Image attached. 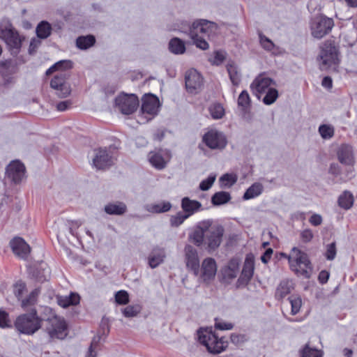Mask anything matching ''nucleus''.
<instances>
[{
  "label": "nucleus",
  "mask_w": 357,
  "mask_h": 357,
  "mask_svg": "<svg viewBox=\"0 0 357 357\" xmlns=\"http://www.w3.org/2000/svg\"><path fill=\"white\" fill-rule=\"evenodd\" d=\"M224 232L222 226L212 220H204L196 224L190 238L196 246L204 247L208 252H212L220 245Z\"/></svg>",
  "instance_id": "nucleus-1"
},
{
  "label": "nucleus",
  "mask_w": 357,
  "mask_h": 357,
  "mask_svg": "<svg viewBox=\"0 0 357 357\" xmlns=\"http://www.w3.org/2000/svg\"><path fill=\"white\" fill-rule=\"evenodd\" d=\"M217 32L218 25L215 22L199 20L192 23L189 35L197 47L206 50L209 47L207 40L213 38Z\"/></svg>",
  "instance_id": "nucleus-2"
},
{
  "label": "nucleus",
  "mask_w": 357,
  "mask_h": 357,
  "mask_svg": "<svg viewBox=\"0 0 357 357\" xmlns=\"http://www.w3.org/2000/svg\"><path fill=\"white\" fill-rule=\"evenodd\" d=\"M0 38L5 42L13 56L20 52L22 43L25 40V37L19 33L8 19H3L0 23Z\"/></svg>",
  "instance_id": "nucleus-3"
},
{
  "label": "nucleus",
  "mask_w": 357,
  "mask_h": 357,
  "mask_svg": "<svg viewBox=\"0 0 357 357\" xmlns=\"http://www.w3.org/2000/svg\"><path fill=\"white\" fill-rule=\"evenodd\" d=\"M281 255L288 259L290 268L296 275L305 278L310 277L313 268L308 256L305 252L294 247L289 255L284 253H282Z\"/></svg>",
  "instance_id": "nucleus-4"
},
{
  "label": "nucleus",
  "mask_w": 357,
  "mask_h": 357,
  "mask_svg": "<svg viewBox=\"0 0 357 357\" xmlns=\"http://www.w3.org/2000/svg\"><path fill=\"white\" fill-rule=\"evenodd\" d=\"M43 319L38 316L36 309H31L29 313L20 315L15 322L16 329L26 335H33L42 326Z\"/></svg>",
  "instance_id": "nucleus-5"
},
{
  "label": "nucleus",
  "mask_w": 357,
  "mask_h": 357,
  "mask_svg": "<svg viewBox=\"0 0 357 357\" xmlns=\"http://www.w3.org/2000/svg\"><path fill=\"white\" fill-rule=\"evenodd\" d=\"M199 342L205 346L210 353L219 354L227 347V342L218 338L212 328H200L197 331Z\"/></svg>",
  "instance_id": "nucleus-6"
},
{
  "label": "nucleus",
  "mask_w": 357,
  "mask_h": 357,
  "mask_svg": "<svg viewBox=\"0 0 357 357\" xmlns=\"http://www.w3.org/2000/svg\"><path fill=\"white\" fill-rule=\"evenodd\" d=\"M46 321V331L51 339H64L67 335V324L63 317L55 314L49 317Z\"/></svg>",
  "instance_id": "nucleus-7"
},
{
  "label": "nucleus",
  "mask_w": 357,
  "mask_h": 357,
  "mask_svg": "<svg viewBox=\"0 0 357 357\" xmlns=\"http://www.w3.org/2000/svg\"><path fill=\"white\" fill-rule=\"evenodd\" d=\"M320 68L327 70L338 63V51L332 41H326L321 47L320 54Z\"/></svg>",
  "instance_id": "nucleus-8"
},
{
  "label": "nucleus",
  "mask_w": 357,
  "mask_h": 357,
  "mask_svg": "<svg viewBox=\"0 0 357 357\" xmlns=\"http://www.w3.org/2000/svg\"><path fill=\"white\" fill-rule=\"evenodd\" d=\"M334 26L333 19L324 16L317 17L311 24L312 35L317 38H321L329 33Z\"/></svg>",
  "instance_id": "nucleus-9"
},
{
  "label": "nucleus",
  "mask_w": 357,
  "mask_h": 357,
  "mask_svg": "<svg viewBox=\"0 0 357 357\" xmlns=\"http://www.w3.org/2000/svg\"><path fill=\"white\" fill-rule=\"evenodd\" d=\"M202 140L211 149L222 150L227 144L225 135L222 132L213 129L205 133Z\"/></svg>",
  "instance_id": "nucleus-10"
},
{
  "label": "nucleus",
  "mask_w": 357,
  "mask_h": 357,
  "mask_svg": "<svg viewBox=\"0 0 357 357\" xmlns=\"http://www.w3.org/2000/svg\"><path fill=\"white\" fill-rule=\"evenodd\" d=\"M115 104L122 114L128 115L137 109L138 99L134 94H122L116 98Z\"/></svg>",
  "instance_id": "nucleus-11"
},
{
  "label": "nucleus",
  "mask_w": 357,
  "mask_h": 357,
  "mask_svg": "<svg viewBox=\"0 0 357 357\" xmlns=\"http://www.w3.org/2000/svg\"><path fill=\"white\" fill-rule=\"evenodd\" d=\"M276 85L275 82L266 76L264 73H261L257 76L250 84L251 91L258 98L260 95L266 92L269 88H273Z\"/></svg>",
  "instance_id": "nucleus-12"
},
{
  "label": "nucleus",
  "mask_w": 357,
  "mask_h": 357,
  "mask_svg": "<svg viewBox=\"0 0 357 357\" xmlns=\"http://www.w3.org/2000/svg\"><path fill=\"white\" fill-rule=\"evenodd\" d=\"M217 272V265L214 259L207 257L204 259L199 267V273L197 275L201 282L209 283L215 278Z\"/></svg>",
  "instance_id": "nucleus-13"
},
{
  "label": "nucleus",
  "mask_w": 357,
  "mask_h": 357,
  "mask_svg": "<svg viewBox=\"0 0 357 357\" xmlns=\"http://www.w3.org/2000/svg\"><path fill=\"white\" fill-rule=\"evenodd\" d=\"M68 75L66 73H61L55 75L50 82V86L56 90V95L61 98H66L70 93V85L66 82Z\"/></svg>",
  "instance_id": "nucleus-14"
},
{
  "label": "nucleus",
  "mask_w": 357,
  "mask_h": 357,
  "mask_svg": "<svg viewBox=\"0 0 357 357\" xmlns=\"http://www.w3.org/2000/svg\"><path fill=\"white\" fill-rule=\"evenodd\" d=\"M185 261L188 270L191 271L195 276L199 273V258L197 250L192 245L185 247Z\"/></svg>",
  "instance_id": "nucleus-15"
},
{
  "label": "nucleus",
  "mask_w": 357,
  "mask_h": 357,
  "mask_svg": "<svg viewBox=\"0 0 357 357\" xmlns=\"http://www.w3.org/2000/svg\"><path fill=\"white\" fill-rule=\"evenodd\" d=\"M255 268V261L252 255H247L241 274L236 282V287L246 286L252 278Z\"/></svg>",
  "instance_id": "nucleus-16"
},
{
  "label": "nucleus",
  "mask_w": 357,
  "mask_h": 357,
  "mask_svg": "<svg viewBox=\"0 0 357 357\" xmlns=\"http://www.w3.org/2000/svg\"><path fill=\"white\" fill-rule=\"evenodd\" d=\"M6 174L13 182L19 183L25 177V167L18 160L12 161L6 167Z\"/></svg>",
  "instance_id": "nucleus-17"
},
{
  "label": "nucleus",
  "mask_w": 357,
  "mask_h": 357,
  "mask_svg": "<svg viewBox=\"0 0 357 357\" xmlns=\"http://www.w3.org/2000/svg\"><path fill=\"white\" fill-rule=\"evenodd\" d=\"M93 164L98 169H105L113 164L111 153L106 148L95 150V157Z\"/></svg>",
  "instance_id": "nucleus-18"
},
{
  "label": "nucleus",
  "mask_w": 357,
  "mask_h": 357,
  "mask_svg": "<svg viewBox=\"0 0 357 357\" xmlns=\"http://www.w3.org/2000/svg\"><path fill=\"white\" fill-rule=\"evenodd\" d=\"M240 262L238 258L234 257L222 268L221 274L224 282L230 283L231 280L236 278L239 273Z\"/></svg>",
  "instance_id": "nucleus-19"
},
{
  "label": "nucleus",
  "mask_w": 357,
  "mask_h": 357,
  "mask_svg": "<svg viewBox=\"0 0 357 357\" xmlns=\"http://www.w3.org/2000/svg\"><path fill=\"white\" fill-rule=\"evenodd\" d=\"M160 107L158 97L153 94H146L142 98V111L143 114L155 115Z\"/></svg>",
  "instance_id": "nucleus-20"
},
{
  "label": "nucleus",
  "mask_w": 357,
  "mask_h": 357,
  "mask_svg": "<svg viewBox=\"0 0 357 357\" xmlns=\"http://www.w3.org/2000/svg\"><path fill=\"white\" fill-rule=\"evenodd\" d=\"M202 77L195 69L188 70L185 74V86L190 93H196L202 85Z\"/></svg>",
  "instance_id": "nucleus-21"
},
{
  "label": "nucleus",
  "mask_w": 357,
  "mask_h": 357,
  "mask_svg": "<svg viewBox=\"0 0 357 357\" xmlns=\"http://www.w3.org/2000/svg\"><path fill=\"white\" fill-rule=\"evenodd\" d=\"M338 160L342 165L353 167L355 163L353 149L350 145H341L337 153Z\"/></svg>",
  "instance_id": "nucleus-22"
},
{
  "label": "nucleus",
  "mask_w": 357,
  "mask_h": 357,
  "mask_svg": "<svg viewBox=\"0 0 357 357\" xmlns=\"http://www.w3.org/2000/svg\"><path fill=\"white\" fill-rule=\"evenodd\" d=\"M170 158L171 154L167 151L162 153L151 151L149 154V160L150 163L158 169H164Z\"/></svg>",
  "instance_id": "nucleus-23"
},
{
  "label": "nucleus",
  "mask_w": 357,
  "mask_h": 357,
  "mask_svg": "<svg viewBox=\"0 0 357 357\" xmlns=\"http://www.w3.org/2000/svg\"><path fill=\"white\" fill-rule=\"evenodd\" d=\"M10 244L13 252L17 256L23 259L28 256L30 252V247L22 238H13Z\"/></svg>",
  "instance_id": "nucleus-24"
},
{
  "label": "nucleus",
  "mask_w": 357,
  "mask_h": 357,
  "mask_svg": "<svg viewBox=\"0 0 357 357\" xmlns=\"http://www.w3.org/2000/svg\"><path fill=\"white\" fill-rule=\"evenodd\" d=\"M181 207L183 210L182 211L187 215L188 218L202 210V205L199 202L190 199L188 197H185L181 199Z\"/></svg>",
  "instance_id": "nucleus-25"
},
{
  "label": "nucleus",
  "mask_w": 357,
  "mask_h": 357,
  "mask_svg": "<svg viewBox=\"0 0 357 357\" xmlns=\"http://www.w3.org/2000/svg\"><path fill=\"white\" fill-rule=\"evenodd\" d=\"M172 207V204L167 201H161L149 204L144 206L146 211L151 213H162L171 210Z\"/></svg>",
  "instance_id": "nucleus-26"
},
{
  "label": "nucleus",
  "mask_w": 357,
  "mask_h": 357,
  "mask_svg": "<svg viewBox=\"0 0 357 357\" xmlns=\"http://www.w3.org/2000/svg\"><path fill=\"white\" fill-rule=\"evenodd\" d=\"M165 252L163 248H154L149 256V264L152 268H155L164 261Z\"/></svg>",
  "instance_id": "nucleus-27"
},
{
  "label": "nucleus",
  "mask_w": 357,
  "mask_h": 357,
  "mask_svg": "<svg viewBox=\"0 0 357 357\" xmlns=\"http://www.w3.org/2000/svg\"><path fill=\"white\" fill-rule=\"evenodd\" d=\"M104 210L109 215H121L126 212L127 206L123 202H116L107 204Z\"/></svg>",
  "instance_id": "nucleus-28"
},
{
  "label": "nucleus",
  "mask_w": 357,
  "mask_h": 357,
  "mask_svg": "<svg viewBox=\"0 0 357 357\" xmlns=\"http://www.w3.org/2000/svg\"><path fill=\"white\" fill-rule=\"evenodd\" d=\"M33 275L36 278V279L40 282L46 281L50 277V268L48 267L47 264L41 262L36 268Z\"/></svg>",
  "instance_id": "nucleus-29"
},
{
  "label": "nucleus",
  "mask_w": 357,
  "mask_h": 357,
  "mask_svg": "<svg viewBox=\"0 0 357 357\" xmlns=\"http://www.w3.org/2000/svg\"><path fill=\"white\" fill-rule=\"evenodd\" d=\"M80 297L77 294L71 293L68 296H58V304L62 307H68L70 305H75L79 303Z\"/></svg>",
  "instance_id": "nucleus-30"
},
{
  "label": "nucleus",
  "mask_w": 357,
  "mask_h": 357,
  "mask_svg": "<svg viewBox=\"0 0 357 357\" xmlns=\"http://www.w3.org/2000/svg\"><path fill=\"white\" fill-rule=\"evenodd\" d=\"M39 294V289H35L34 290H33L26 298L22 301V307L25 310H29L30 309V310L31 311V309H33V307L37 303L38 296Z\"/></svg>",
  "instance_id": "nucleus-31"
},
{
  "label": "nucleus",
  "mask_w": 357,
  "mask_h": 357,
  "mask_svg": "<svg viewBox=\"0 0 357 357\" xmlns=\"http://www.w3.org/2000/svg\"><path fill=\"white\" fill-rule=\"evenodd\" d=\"M73 68V63L70 60H61L56 62L52 66H51L47 71L46 75H50L54 72L61 71L65 73L66 70L71 69Z\"/></svg>",
  "instance_id": "nucleus-32"
},
{
  "label": "nucleus",
  "mask_w": 357,
  "mask_h": 357,
  "mask_svg": "<svg viewBox=\"0 0 357 357\" xmlns=\"http://www.w3.org/2000/svg\"><path fill=\"white\" fill-rule=\"evenodd\" d=\"M293 289L292 282L289 280H283L278 285L276 292L275 297L277 299H282L287 295H288L291 290Z\"/></svg>",
  "instance_id": "nucleus-33"
},
{
  "label": "nucleus",
  "mask_w": 357,
  "mask_h": 357,
  "mask_svg": "<svg viewBox=\"0 0 357 357\" xmlns=\"http://www.w3.org/2000/svg\"><path fill=\"white\" fill-rule=\"evenodd\" d=\"M353 195L346 190L338 198L339 206L344 209H349L354 204Z\"/></svg>",
  "instance_id": "nucleus-34"
},
{
  "label": "nucleus",
  "mask_w": 357,
  "mask_h": 357,
  "mask_svg": "<svg viewBox=\"0 0 357 357\" xmlns=\"http://www.w3.org/2000/svg\"><path fill=\"white\" fill-rule=\"evenodd\" d=\"M263 185L259 183H255L252 184L244 193L243 199L248 200L253 199L262 192Z\"/></svg>",
  "instance_id": "nucleus-35"
},
{
  "label": "nucleus",
  "mask_w": 357,
  "mask_h": 357,
  "mask_svg": "<svg viewBox=\"0 0 357 357\" xmlns=\"http://www.w3.org/2000/svg\"><path fill=\"white\" fill-rule=\"evenodd\" d=\"M227 70L232 84L238 86L241 82V76L237 66L234 63H229L227 65Z\"/></svg>",
  "instance_id": "nucleus-36"
},
{
  "label": "nucleus",
  "mask_w": 357,
  "mask_h": 357,
  "mask_svg": "<svg viewBox=\"0 0 357 357\" xmlns=\"http://www.w3.org/2000/svg\"><path fill=\"white\" fill-rule=\"evenodd\" d=\"M95 42V37L91 35L79 36L76 40V45L79 49L86 50L93 46Z\"/></svg>",
  "instance_id": "nucleus-37"
},
{
  "label": "nucleus",
  "mask_w": 357,
  "mask_h": 357,
  "mask_svg": "<svg viewBox=\"0 0 357 357\" xmlns=\"http://www.w3.org/2000/svg\"><path fill=\"white\" fill-rule=\"evenodd\" d=\"M169 49L171 52L180 54L184 53L185 47L184 43L178 38H172L169 43Z\"/></svg>",
  "instance_id": "nucleus-38"
},
{
  "label": "nucleus",
  "mask_w": 357,
  "mask_h": 357,
  "mask_svg": "<svg viewBox=\"0 0 357 357\" xmlns=\"http://www.w3.org/2000/svg\"><path fill=\"white\" fill-rule=\"evenodd\" d=\"M231 199L230 194L221 191L215 193L211 197V202L215 206H220L227 203Z\"/></svg>",
  "instance_id": "nucleus-39"
},
{
  "label": "nucleus",
  "mask_w": 357,
  "mask_h": 357,
  "mask_svg": "<svg viewBox=\"0 0 357 357\" xmlns=\"http://www.w3.org/2000/svg\"><path fill=\"white\" fill-rule=\"evenodd\" d=\"M51 25L45 21L41 22L36 27L37 36L39 38H47L51 34Z\"/></svg>",
  "instance_id": "nucleus-40"
},
{
  "label": "nucleus",
  "mask_w": 357,
  "mask_h": 357,
  "mask_svg": "<svg viewBox=\"0 0 357 357\" xmlns=\"http://www.w3.org/2000/svg\"><path fill=\"white\" fill-rule=\"evenodd\" d=\"M188 218L183 211H178L175 215H172L169 218V224L172 227H178L185 220Z\"/></svg>",
  "instance_id": "nucleus-41"
},
{
  "label": "nucleus",
  "mask_w": 357,
  "mask_h": 357,
  "mask_svg": "<svg viewBox=\"0 0 357 357\" xmlns=\"http://www.w3.org/2000/svg\"><path fill=\"white\" fill-rule=\"evenodd\" d=\"M211 116L214 119H220L225 115V109L220 103H213L208 108Z\"/></svg>",
  "instance_id": "nucleus-42"
},
{
  "label": "nucleus",
  "mask_w": 357,
  "mask_h": 357,
  "mask_svg": "<svg viewBox=\"0 0 357 357\" xmlns=\"http://www.w3.org/2000/svg\"><path fill=\"white\" fill-rule=\"evenodd\" d=\"M265 93L266 95L263 98V102L266 105L273 104L278 98V91L274 87L269 88Z\"/></svg>",
  "instance_id": "nucleus-43"
},
{
  "label": "nucleus",
  "mask_w": 357,
  "mask_h": 357,
  "mask_svg": "<svg viewBox=\"0 0 357 357\" xmlns=\"http://www.w3.org/2000/svg\"><path fill=\"white\" fill-rule=\"evenodd\" d=\"M319 132L324 139H328L334 135V128L331 125L323 124L319 127Z\"/></svg>",
  "instance_id": "nucleus-44"
},
{
  "label": "nucleus",
  "mask_w": 357,
  "mask_h": 357,
  "mask_svg": "<svg viewBox=\"0 0 357 357\" xmlns=\"http://www.w3.org/2000/svg\"><path fill=\"white\" fill-rule=\"evenodd\" d=\"M250 105V98L247 91H243L238 98V106L245 110Z\"/></svg>",
  "instance_id": "nucleus-45"
},
{
  "label": "nucleus",
  "mask_w": 357,
  "mask_h": 357,
  "mask_svg": "<svg viewBox=\"0 0 357 357\" xmlns=\"http://www.w3.org/2000/svg\"><path fill=\"white\" fill-rule=\"evenodd\" d=\"M141 310V306L139 305H128L123 309L122 312L126 317H134L140 312Z\"/></svg>",
  "instance_id": "nucleus-46"
},
{
  "label": "nucleus",
  "mask_w": 357,
  "mask_h": 357,
  "mask_svg": "<svg viewBox=\"0 0 357 357\" xmlns=\"http://www.w3.org/2000/svg\"><path fill=\"white\" fill-rule=\"evenodd\" d=\"M302 357H322V353L320 350L311 348L306 344L301 351Z\"/></svg>",
  "instance_id": "nucleus-47"
},
{
  "label": "nucleus",
  "mask_w": 357,
  "mask_h": 357,
  "mask_svg": "<svg viewBox=\"0 0 357 357\" xmlns=\"http://www.w3.org/2000/svg\"><path fill=\"white\" fill-rule=\"evenodd\" d=\"M289 300L291 305V314H297L299 312L302 305L301 298L296 296H291L289 298Z\"/></svg>",
  "instance_id": "nucleus-48"
},
{
  "label": "nucleus",
  "mask_w": 357,
  "mask_h": 357,
  "mask_svg": "<svg viewBox=\"0 0 357 357\" xmlns=\"http://www.w3.org/2000/svg\"><path fill=\"white\" fill-rule=\"evenodd\" d=\"M115 301L119 305H126L129 302V294L125 290H121L116 293Z\"/></svg>",
  "instance_id": "nucleus-49"
},
{
  "label": "nucleus",
  "mask_w": 357,
  "mask_h": 357,
  "mask_svg": "<svg viewBox=\"0 0 357 357\" xmlns=\"http://www.w3.org/2000/svg\"><path fill=\"white\" fill-rule=\"evenodd\" d=\"M216 178L215 174H211L206 179L203 180L199 184V189L203 191L208 190L213 185Z\"/></svg>",
  "instance_id": "nucleus-50"
},
{
  "label": "nucleus",
  "mask_w": 357,
  "mask_h": 357,
  "mask_svg": "<svg viewBox=\"0 0 357 357\" xmlns=\"http://www.w3.org/2000/svg\"><path fill=\"white\" fill-rule=\"evenodd\" d=\"M220 180L223 185L231 186L236 182L237 177L234 174H225L220 177Z\"/></svg>",
  "instance_id": "nucleus-51"
},
{
  "label": "nucleus",
  "mask_w": 357,
  "mask_h": 357,
  "mask_svg": "<svg viewBox=\"0 0 357 357\" xmlns=\"http://www.w3.org/2000/svg\"><path fill=\"white\" fill-rule=\"evenodd\" d=\"M336 245L333 242L326 246L325 256L328 260H333L336 256Z\"/></svg>",
  "instance_id": "nucleus-52"
},
{
  "label": "nucleus",
  "mask_w": 357,
  "mask_h": 357,
  "mask_svg": "<svg viewBox=\"0 0 357 357\" xmlns=\"http://www.w3.org/2000/svg\"><path fill=\"white\" fill-rule=\"evenodd\" d=\"M100 337H94L93 339L91 346L89 348V351H87V354H86L85 357H96V353L94 351V349L96 348V345L98 344Z\"/></svg>",
  "instance_id": "nucleus-53"
},
{
  "label": "nucleus",
  "mask_w": 357,
  "mask_h": 357,
  "mask_svg": "<svg viewBox=\"0 0 357 357\" xmlns=\"http://www.w3.org/2000/svg\"><path fill=\"white\" fill-rule=\"evenodd\" d=\"M215 328L221 331L231 330L233 328L234 325L231 323H226L220 319H215Z\"/></svg>",
  "instance_id": "nucleus-54"
},
{
  "label": "nucleus",
  "mask_w": 357,
  "mask_h": 357,
  "mask_svg": "<svg viewBox=\"0 0 357 357\" xmlns=\"http://www.w3.org/2000/svg\"><path fill=\"white\" fill-rule=\"evenodd\" d=\"M231 341L236 345H240L246 341V337L244 335L233 333L230 337Z\"/></svg>",
  "instance_id": "nucleus-55"
},
{
  "label": "nucleus",
  "mask_w": 357,
  "mask_h": 357,
  "mask_svg": "<svg viewBox=\"0 0 357 357\" xmlns=\"http://www.w3.org/2000/svg\"><path fill=\"white\" fill-rule=\"evenodd\" d=\"M10 326L8 314L5 311L0 310V327L6 328Z\"/></svg>",
  "instance_id": "nucleus-56"
},
{
  "label": "nucleus",
  "mask_w": 357,
  "mask_h": 357,
  "mask_svg": "<svg viewBox=\"0 0 357 357\" xmlns=\"http://www.w3.org/2000/svg\"><path fill=\"white\" fill-rule=\"evenodd\" d=\"M313 233L311 229H306L301 231V238L304 243H308L313 238Z\"/></svg>",
  "instance_id": "nucleus-57"
},
{
  "label": "nucleus",
  "mask_w": 357,
  "mask_h": 357,
  "mask_svg": "<svg viewBox=\"0 0 357 357\" xmlns=\"http://www.w3.org/2000/svg\"><path fill=\"white\" fill-rule=\"evenodd\" d=\"M82 222L79 221H70L68 222L69 231L73 236L77 237V229L81 226Z\"/></svg>",
  "instance_id": "nucleus-58"
},
{
  "label": "nucleus",
  "mask_w": 357,
  "mask_h": 357,
  "mask_svg": "<svg viewBox=\"0 0 357 357\" xmlns=\"http://www.w3.org/2000/svg\"><path fill=\"white\" fill-rule=\"evenodd\" d=\"M260 43L267 50H272L274 46L272 41L264 36H260Z\"/></svg>",
  "instance_id": "nucleus-59"
},
{
  "label": "nucleus",
  "mask_w": 357,
  "mask_h": 357,
  "mask_svg": "<svg viewBox=\"0 0 357 357\" xmlns=\"http://www.w3.org/2000/svg\"><path fill=\"white\" fill-rule=\"evenodd\" d=\"M24 290L25 284L24 283H17L14 287V294L18 298V299H20Z\"/></svg>",
  "instance_id": "nucleus-60"
},
{
  "label": "nucleus",
  "mask_w": 357,
  "mask_h": 357,
  "mask_svg": "<svg viewBox=\"0 0 357 357\" xmlns=\"http://www.w3.org/2000/svg\"><path fill=\"white\" fill-rule=\"evenodd\" d=\"M40 39L38 38H33L31 42H30V45H29V52L30 54H33L37 48L40 46Z\"/></svg>",
  "instance_id": "nucleus-61"
},
{
  "label": "nucleus",
  "mask_w": 357,
  "mask_h": 357,
  "mask_svg": "<svg viewBox=\"0 0 357 357\" xmlns=\"http://www.w3.org/2000/svg\"><path fill=\"white\" fill-rule=\"evenodd\" d=\"M322 217L319 214H313L309 220V222L313 226H319L322 223Z\"/></svg>",
  "instance_id": "nucleus-62"
},
{
  "label": "nucleus",
  "mask_w": 357,
  "mask_h": 357,
  "mask_svg": "<svg viewBox=\"0 0 357 357\" xmlns=\"http://www.w3.org/2000/svg\"><path fill=\"white\" fill-rule=\"evenodd\" d=\"M70 105L71 102L69 100L62 101L56 105V109L60 112H63L66 110Z\"/></svg>",
  "instance_id": "nucleus-63"
},
{
  "label": "nucleus",
  "mask_w": 357,
  "mask_h": 357,
  "mask_svg": "<svg viewBox=\"0 0 357 357\" xmlns=\"http://www.w3.org/2000/svg\"><path fill=\"white\" fill-rule=\"evenodd\" d=\"M225 59L224 54L220 52H215V58L213 61V64L219 65Z\"/></svg>",
  "instance_id": "nucleus-64"
}]
</instances>
